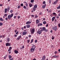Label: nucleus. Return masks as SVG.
<instances>
[{
	"label": "nucleus",
	"instance_id": "nucleus-33",
	"mask_svg": "<svg viewBox=\"0 0 60 60\" xmlns=\"http://www.w3.org/2000/svg\"><path fill=\"white\" fill-rule=\"evenodd\" d=\"M12 12H13V10H11L10 11V12H11V13H12Z\"/></svg>",
	"mask_w": 60,
	"mask_h": 60
},
{
	"label": "nucleus",
	"instance_id": "nucleus-3",
	"mask_svg": "<svg viewBox=\"0 0 60 60\" xmlns=\"http://www.w3.org/2000/svg\"><path fill=\"white\" fill-rule=\"evenodd\" d=\"M30 30L31 34H33L34 33V31H35V30L34 28H33L30 29Z\"/></svg>",
	"mask_w": 60,
	"mask_h": 60
},
{
	"label": "nucleus",
	"instance_id": "nucleus-58",
	"mask_svg": "<svg viewBox=\"0 0 60 60\" xmlns=\"http://www.w3.org/2000/svg\"><path fill=\"white\" fill-rule=\"evenodd\" d=\"M31 17H34V15H31Z\"/></svg>",
	"mask_w": 60,
	"mask_h": 60
},
{
	"label": "nucleus",
	"instance_id": "nucleus-40",
	"mask_svg": "<svg viewBox=\"0 0 60 60\" xmlns=\"http://www.w3.org/2000/svg\"><path fill=\"white\" fill-rule=\"evenodd\" d=\"M20 5L22 7H23V4H20Z\"/></svg>",
	"mask_w": 60,
	"mask_h": 60
},
{
	"label": "nucleus",
	"instance_id": "nucleus-46",
	"mask_svg": "<svg viewBox=\"0 0 60 60\" xmlns=\"http://www.w3.org/2000/svg\"><path fill=\"white\" fill-rule=\"evenodd\" d=\"M20 18V16H18V19H19V18Z\"/></svg>",
	"mask_w": 60,
	"mask_h": 60
},
{
	"label": "nucleus",
	"instance_id": "nucleus-14",
	"mask_svg": "<svg viewBox=\"0 0 60 60\" xmlns=\"http://www.w3.org/2000/svg\"><path fill=\"white\" fill-rule=\"evenodd\" d=\"M46 4H45L44 5H43L42 6V8H44L45 7H46Z\"/></svg>",
	"mask_w": 60,
	"mask_h": 60
},
{
	"label": "nucleus",
	"instance_id": "nucleus-56",
	"mask_svg": "<svg viewBox=\"0 0 60 60\" xmlns=\"http://www.w3.org/2000/svg\"><path fill=\"white\" fill-rule=\"evenodd\" d=\"M13 58H11V59H9V60H13Z\"/></svg>",
	"mask_w": 60,
	"mask_h": 60
},
{
	"label": "nucleus",
	"instance_id": "nucleus-8",
	"mask_svg": "<svg viewBox=\"0 0 60 60\" xmlns=\"http://www.w3.org/2000/svg\"><path fill=\"white\" fill-rule=\"evenodd\" d=\"M21 38V36L20 35V36H19L18 38H17V40H19V39Z\"/></svg>",
	"mask_w": 60,
	"mask_h": 60
},
{
	"label": "nucleus",
	"instance_id": "nucleus-25",
	"mask_svg": "<svg viewBox=\"0 0 60 60\" xmlns=\"http://www.w3.org/2000/svg\"><path fill=\"white\" fill-rule=\"evenodd\" d=\"M42 58L45 59V55H44Z\"/></svg>",
	"mask_w": 60,
	"mask_h": 60
},
{
	"label": "nucleus",
	"instance_id": "nucleus-61",
	"mask_svg": "<svg viewBox=\"0 0 60 60\" xmlns=\"http://www.w3.org/2000/svg\"><path fill=\"white\" fill-rule=\"evenodd\" d=\"M2 36L3 38H4V37H5V36L4 35H2Z\"/></svg>",
	"mask_w": 60,
	"mask_h": 60
},
{
	"label": "nucleus",
	"instance_id": "nucleus-1",
	"mask_svg": "<svg viewBox=\"0 0 60 60\" xmlns=\"http://www.w3.org/2000/svg\"><path fill=\"white\" fill-rule=\"evenodd\" d=\"M35 47H36V46L35 45H34V44L32 46L31 48L30 49L31 52V53H32V52H33L34 51V49H35Z\"/></svg>",
	"mask_w": 60,
	"mask_h": 60
},
{
	"label": "nucleus",
	"instance_id": "nucleus-55",
	"mask_svg": "<svg viewBox=\"0 0 60 60\" xmlns=\"http://www.w3.org/2000/svg\"><path fill=\"white\" fill-rule=\"evenodd\" d=\"M51 0H50L49 1V3H50H50H51Z\"/></svg>",
	"mask_w": 60,
	"mask_h": 60
},
{
	"label": "nucleus",
	"instance_id": "nucleus-44",
	"mask_svg": "<svg viewBox=\"0 0 60 60\" xmlns=\"http://www.w3.org/2000/svg\"><path fill=\"white\" fill-rule=\"evenodd\" d=\"M27 41L28 42V43H29V42L30 41V40H27Z\"/></svg>",
	"mask_w": 60,
	"mask_h": 60
},
{
	"label": "nucleus",
	"instance_id": "nucleus-15",
	"mask_svg": "<svg viewBox=\"0 0 60 60\" xmlns=\"http://www.w3.org/2000/svg\"><path fill=\"white\" fill-rule=\"evenodd\" d=\"M40 22V21L39 20L38 21V19H37L36 21V23L37 24H38Z\"/></svg>",
	"mask_w": 60,
	"mask_h": 60
},
{
	"label": "nucleus",
	"instance_id": "nucleus-29",
	"mask_svg": "<svg viewBox=\"0 0 60 60\" xmlns=\"http://www.w3.org/2000/svg\"><path fill=\"white\" fill-rule=\"evenodd\" d=\"M7 11H9V10H10V8H7Z\"/></svg>",
	"mask_w": 60,
	"mask_h": 60
},
{
	"label": "nucleus",
	"instance_id": "nucleus-38",
	"mask_svg": "<svg viewBox=\"0 0 60 60\" xmlns=\"http://www.w3.org/2000/svg\"><path fill=\"white\" fill-rule=\"evenodd\" d=\"M20 8V5H19L18 7V8L19 9V8Z\"/></svg>",
	"mask_w": 60,
	"mask_h": 60
},
{
	"label": "nucleus",
	"instance_id": "nucleus-6",
	"mask_svg": "<svg viewBox=\"0 0 60 60\" xmlns=\"http://www.w3.org/2000/svg\"><path fill=\"white\" fill-rule=\"evenodd\" d=\"M6 46H11V45L10 44V43H6Z\"/></svg>",
	"mask_w": 60,
	"mask_h": 60
},
{
	"label": "nucleus",
	"instance_id": "nucleus-5",
	"mask_svg": "<svg viewBox=\"0 0 60 60\" xmlns=\"http://www.w3.org/2000/svg\"><path fill=\"white\" fill-rule=\"evenodd\" d=\"M52 29L53 30H55V31H56V30H57V26H53L52 27Z\"/></svg>",
	"mask_w": 60,
	"mask_h": 60
},
{
	"label": "nucleus",
	"instance_id": "nucleus-13",
	"mask_svg": "<svg viewBox=\"0 0 60 60\" xmlns=\"http://www.w3.org/2000/svg\"><path fill=\"white\" fill-rule=\"evenodd\" d=\"M42 23H39V24H38V26H42Z\"/></svg>",
	"mask_w": 60,
	"mask_h": 60
},
{
	"label": "nucleus",
	"instance_id": "nucleus-51",
	"mask_svg": "<svg viewBox=\"0 0 60 60\" xmlns=\"http://www.w3.org/2000/svg\"><path fill=\"white\" fill-rule=\"evenodd\" d=\"M54 53L55 54H57V52H56V51H55V52H54Z\"/></svg>",
	"mask_w": 60,
	"mask_h": 60
},
{
	"label": "nucleus",
	"instance_id": "nucleus-19",
	"mask_svg": "<svg viewBox=\"0 0 60 60\" xmlns=\"http://www.w3.org/2000/svg\"><path fill=\"white\" fill-rule=\"evenodd\" d=\"M55 19V17H53L52 19V21H53Z\"/></svg>",
	"mask_w": 60,
	"mask_h": 60
},
{
	"label": "nucleus",
	"instance_id": "nucleus-31",
	"mask_svg": "<svg viewBox=\"0 0 60 60\" xmlns=\"http://www.w3.org/2000/svg\"><path fill=\"white\" fill-rule=\"evenodd\" d=\"M54 38H55V37H54V36H52V40H53Z\"/></svg>",
	"mask_w": 60,
	"mask_h": 60
},
{
	"label": "nucleus",
	"instance_id": "nucleus-10",
	"mask_svg": "<svg viewBox=\"0 0 60 60\" xmlns=\"http://www.w3.org/2000/svg\"><path fill=\"white\" fill-rule=\"evenodd\" d=\"M14 52H15V54H18V53L19 51H18L17 50H15L14 51Z\"/></svg>",
	"mask_w": 60,
	"mask_h": 60
},
{
	"label": "nucleus",
	"instance_id": "nucleus-4",
	"mask_svg": "<svg viewBox=\"0 0 60 60\" xmlns=\"http://www.w3.org/2000/svg\"><path fill=\"white\" fill-rule=\"evenodd\" d=\"M42 30H41L40 31V29H39L38 31L37 32V34H41V32H42Z\"/></svg>",
	"mask_w": 60,
	"mask_h": 60
},
{
	"label": "nucleus",
	"instance_id": "nucleus-35",
	"mask_svg": "<svg viewBox=\"0 0 60 60\" xmlns=\"http://www.w3.org/2000/svg\"><path fill=\"white\" fill-rule=\"evenodd\" d=\"M53 15H56V13L55 12H53Z\"/></svg>",
	"mask_w": 60,
	"mask_h": 60
},
{
	"label": "nucleus",
	"instance_id": "nucleus-23",
	"mask_svg": "<svg viewBox=\"0 0 60 60\" xmlns=\"http://www.w3.org/2000/svg\"><path fill=\"white\" fill-rule=\"evenodd\" d=\"M0 20L1 21H4V19H3L2 18H0Z\"/></svg>",
	"mask_w": 60,
	"mask_h": 60
},
{
	"label": "nucleus",
	"instance_id": "nucleus-41",
	"mask_svg": "<svg viewBox=\"0 0 60 60\" xmlns=\"http://www.w3.org/2000/svg\"><path fill=\"white\" fill-rule=\"evenodd\" d=\"M45 32H48V29L46 30L45 29Z\"/></svg>",
	"mask_w": 60,
	"mask_h": 60
},
{
	"label": "nucleus",
	"instance_id": "nucleus-32",
	"mask_svg": "<svg viewBox=\"0 0 60 60\" xmlns=\"http://www.w3.org/2000/svg\"><path fill=\"white\" fill-rule=\"evenodd\" d=\"M41 14H42V12H40L39 14V15H41Z\"/></svg>",
	"mask_w": 60,
	"mask_h": 60
},
{
	"label": "nucleus",
	"instance_id": "nucleus-34",
	"mask_svg": "<svg viewBox=\"0 0 60 60\" xmlns=\"http://www.w3.org/2000/svg\"><path fill=\"white\" fill-rule=\"evenodd\" d=\"M4 16L5 17H6L7 16V14H6L4 15Z\"/></svg>",
	"mask_w": 60,
	"mask_h": 60
},
{
	"label": "nucleus",
	"instance_id": "nucleus-2",
	"mask_svg": "<svg viewBox=\"0 0 60 60\" xmlns=\"http://www.w3.org/2000/svg\"><path fill=\"white\" fill-rule=\"evenodd\" d=\"M13 16V14H11V15H8V19L9 20Z\"/></svg>",
	"mask_w": 60,
	"mask_h": 60
},
{
	"label": "nucleus",
	"instance_id": "nucleus-43",
	"mask_svg": "<svg viewBox=\"0 0 60 60\" xmlns=\"http://www.w3.org/2000/svg\"><path fill=\"white\" fill-rule=\"evenodd\" d=\"M35 18H37L38 17V16H37V15H35Z\"/></svg>",
	"mask_w": 60,
	"mask_h": 60
},
{
	"label": "nucleus",
	"instance_id": "nucleus-26",
	"mask_svg": "<svg viewBox=\"0 0 60 60\" xmlns=\"http://www.w3.org/2000/svg\"><path fill=\"white\" fill-rule=\"evenodd\" d=\"M24 48V46L23 45L22 47L20 48V49H23Z\"/></svg>",
	"mask_w": 60,
	"mask_h": 60
},
{
	"label": "nucleus",
	"instance_id": "nucleus-21",
	"mask_svg": "<svg viewBox=\"0 0 60 60\" xmlns=\"http://www.w3.org/2000/svg\"><path fill=\"white\" fill-rule=\"evenodd\" d=\"M42 31H45V29H46V28L45 27H43L42 28Z\"/></svg>",
	"mask_w": 60,
	"mask_h": 60
},
{
	"label": "nucleus",
	"instance_id": "nucleus-22",
	"mask_svg": "<svg viewBox=\"0 0 60 60\" xmlns=\"http://www.w3.org/2000/svg\"><path fill=\"white\" fill-rule=\"evenodd\" d=\"M8 57L9 58V59H11V58L12 56H11L9 55L8 56Z\"/></svg>",
	"mask_w": 60,
	"mask_h": 60
},
{
	"label": "nucleus",
	"instance_id": "nucleus-62",
	"mask_svg": "<svg viewBox=\"0 0 60 60\" xmlns=\"http://www.w3.org/2000/svg\"><path fill=\"white\" fill-rule=\"evenodd\" d=\"M2 35L0 36V38H2Z\"/></svg>",
	"mask_w": 60,
	"mask_h": 60
},
{
	"label": "nucleus",
	"instance_id": "nucleus-63",
	"mask_svg": "<svg viewBox=\"0 0 60 60\" xmlns=\"http://www.w3.org/2000/svg\"><path fill=\"white\" fill-rule=\"evenodd\" d=\"M28 37H31V35H30L28 36Z\"/></svg>",
	"mask_w": 60,
	"mask_h": 60
},
{
	"label": "nucleus",
	"instance_id": "nucleus-45",
	"mask_svg": "<svg viewBox=\"0 0 60 60\" xmlns=\"http://www.w3.org/2000/svg\"><path fill=\"white\" fill-rule=\"evenodd\" d=\"M46 3V2H45V1H44L43 2V4H45Z\"/></svg>",
	"mask_w": 60,
	"mask_h": 60
},
{
	"label": "nucleus",
	"instance_id": "nucleus-42",
	"mask_svg": "<svg viewBox=\"0 0 60 60\" xmlns=\"http://www.w3.org/2000/svg\"><path fill=\"white\" fill-rule=\"evenodd\" d=\"M33 39H32L31 40L30 43H32V42H33Z\"/></svg>",
	"mask_w": 60,
	"mask_h": 60
},
{
	"label": "nucleus",
	"instance_id": "nucleus-20",
	"mask_svg": "<svg viewBox=\"0 0 60 60\" xmlns=\"http://www.w3.org/2000/svg\"><path fill=\"white\" fill-rule=\"evenodd\" d=\"M7 40V42H9V41H10V38H8Z\"/></svg>",
	"mask_w": 60,
	"mask_h": 60
},
{
	"label": "nucleus",
	"instance_id": "nucleus-64",
	"mask_svg": "<svg viewBox=\"0 0 60 60\" xmlns=\"http://www.w3.org/2000/svg\"><path fill=\"white\" fill-rule=\"evenodd\" d=\"M41 60H45V59H43V58H42Z\"/></svg>",
	"mask_w": 60,
	"mask_h": 60
},
{
	"label": "nucleus",
	"instance_id": "nucleus-9",
	"mask_svg": "<svg viewBox=\"0 0 60 60\" xmlns=\"http://www.w3.org/2000/svg\"><path fill=\"white\" fill-rule=\"evenodd\" d=\"M31 22L28 21L26 22V24L27 25V24H31Z\"/></svg>",
	"mask_w": 60,
	"mask_h": 60
},
{
	"label": "nucleus",
	"instance_id": "nucleus-36",
	"mask_svg": "<svg viewBox=\"0 0 60 60\" xmlns=\"http://www.w3.org/2000/svg\"><path fill=\"white\" fill-rule=\"evenodd\" d=\"M3 24L2 23L0 22V26H2L3 25Z\"/></svg>",
	"mask_w": 60,
	"mask_h": 60
},
{
	"label": "nucleus",
	"instance_id": "nucleus-16",
	"mask_svg": "<svg viewBox=\"0 0 60 60\" xmlns=\"http://www.w3.org/2000/svg\"><path fill=\"white\" fill-rule=\"evenodd\" d=\"M36 8H35L34 7H33V11H35V10H36Z\"/></svg>",
	"mask_w": 60,
	"mask_h": 60
},
{
	"label": "nucleus",
	"instance_id": "nucleus-11",
	"mask_svg": "<svg viewBox=\"0 0 60 60\" xmlns=\"http://www.w3.org/2000/svg\"><path fill=\"white\" fill-rule=\"evenodd\" d=\"M26 33H27V32H23L22 34L23 35H26Z\"/></svg>",
	"mask_w": 60,
	"mask_h": 60
},
{
	"label": "nucleus",
	"instance_id": "nucleus-28",
	"mask_svg": "<svg viewBox=\"0 0 60 60\" xmlns=\"http://www.w3.org/2000/svg\"><path fill=\"white\" fill-rule=\"evenodd\" d=\"M29 5L30 7V8L31 7H32V6H33V5H32V4H29Z\"/></svg>",
	"mask_w": 60,
	"mask_h": 60
},
{
	"label": "nucleus",
	"instance_id": "nucleus-24",
	"mask_svg": "<svg viewBox=\"0 0 60 60\" xmlns=\"http://www.w3.org/2000/svg\"><path fill=\"white\" fill-rule=\"evenodd\" d=\"M57 9H60V5L57 8Z\"/></svg>",
	"mask_w": 60,
	"mask_h": 60
},
{
	"label": "nucleus",
	"instance_id": "nucleus-17",
	"mask_svg": "<svg viewBox=\"0 0 60 60\" xmlns=\"http://www.w3.org/2000/svg\"><path fill=\"white\" fill-rule=\"evenodd\" d=\"M34 7V8H37V4L35 5Z\"/></svg>",
	"mask_w": 60,
	"mask_h": 60
},
{
	"label": "nucleus",
	"instance_id": "nucleus-59",
	"mask_svg": "<svg viewBox=\"0 0 60 60\" xmlns=\"http://www.w3.org/2000/svg\"><path fill=\"white\" fill-rule=\"evenodd\" d=\"M58 16H59V17H60V13H59V14H58Z\"/></svg>",
	"mask_w": 60,
	"mask_h": 60
},
{
	"label": "nucleus",
	"instance_id": "nucleus-12",
	"mask_svg": "<svg viewBox=\"0 0 60 60\" xmlns=\"http://www.w3.org/2000/svg\"><path fill=\"white\" fill-rule=\"evenodd\" d=\"M27 28H30V25H27L26 26Z\"/></svg>",
	"mask_w": 60,
	"mask_h": 60
},
{
	"label": "nucleus",
	"instance_id": "nucleus-57",
	"mask_svg": "<svg viewBox=\"0 0 60 60\" xmlns=\"http://www.w3.org/2000/svg\"><path fill=\"white\" fill-rule=\"evenodd\" d=\"M3 4H0V6H3Z\"/></svg>",
	"mask_w": 60,
	"mask_h": 60
},
{
	"label": "nucleus",
	"instance_id": "nucleus-7",
	"mask_svg": "<svg viewBox=\"0 0 60 60\" xmlns=\"http://www.w3.org/2000/svg\"><path fill=\"white\" fill-rule=\"evenodd\" d=\"M59 1V0H56V1L53 2L54 4H57V2H58Z\"/></svg>",
	"mask_w": 60,
	"mask_h": 60
},
{
	"label": "nucleus",
	"instance_id": "nucleus-39",
	"mask_svg": "<svg viewBox=\"0 0 60 60\" xmlns=\"http://www.w3.org/2000/svg\"><path fill=\"white\" fill-rule=\"evenodd\" d=\"M53 57H54V58H56V56L55 55L54 56H53Z\"/></svg>",
	"mask_w": 60,
	"mask_h": 60
},
{
	"label": "nucleus",
	"instance_id": "nucleus-53",
	"mask_svg": "<svg viewBox=\"0 0 60 60\" xmlns=\"http://www.w3.org/2000/svg\"><path fill=\"white\" fill-rule=\"evenodd\" d=\"M18 33H19V31H18L16 33V34H18Z\"/></svg>",
	"mask_w": 60,
	"mask_h": 60
},
{
	"label": "nucleus",
	"instance_id": "nucleus-49",
	"mask_svg": "<svg viewBox=\"0 0 60 60\" xmlns=\"http://www.w3.org/2000/svg\"><path fill=\"white\" fill-rule=\"evenodd\" d=\"M16 17H17V16H14V18L15 19H16Z\"/></svg>",
	"mask_w": 60,
	"mask_h": 60
},
{
	"label": "nucleus",
	"instance_id": "nucleus-60",
	"mask_svg": "<svg viewBox=\"0 0 60 60\" xmlns=\"http://www.w3.org/2000/svg\"><path fill=\"white\" fill-rule=\"evenodd\" d=\"M12 49V47H9V49Z\"/></svg>",
	"mask_w": 60,
	"mask_h": 60
},
{
	"label": "nucleus",
	"instance_id": "nucleus-30",
	"mask_svg": "<svg viewBox=\"0 0 60 60\" xmlns=\"http://www.w3.org/2000/svg\"><path fill=\"white\" fill-rule=\"evenodd\" d=\"M34 2V0H31L30 1V2H31V3H33Z\"/></svg>",
	"mask_w": 60,
	"mask_h": 60
},
{
	"label": "nucleus",
	"instance_id": "nucleus-54",
	"mask_svg": "<svg viewBox=\"0 0 60 60\" xmlns=\"http://www.w3.org/2000/svg\"><path fill=\"white\" fill-rule=\"evenodd\" d=\"M14 36L15 37H17V35H16V34H15L14 35Z\"/></svg>",
	"mask_w": 60,
	"mask_h": 60
},
{
	"label": "nucleus",
	"instance_id": "nucleus-50",
	"mask_svg": "<svg viewBox=\"0 0 60 60\" xmlns=\"http://www.w3.org/2000/svg\"><path fill=\"white\" fill-rule=\"evenodd\" d=\"M37 42V40H35V43H36Z\"/></svg>",
	"mask_w": 60,
	"mask_h": 60
},
{
	"label": "nucleus",
	"instance_id": "nucleus-27",
	"mask_svg": "<svg viewBox=\"0 0 60 60\" xmlns=\"http://www.w3.org/2000/svg\"><path fill=\"white\" fill-rule=\"evenodd\" d=\"M43 24H46V22L45 21H44L43 22Z\"/></svg>",
	"mask_w": 60,
	"mask_h": 60
},
{
	"label": "nucleus",
	"instance_id": "nucleus-37",
	"mask_svg": "<svg viewBox=\"0 0 60 60\" xmlns=\"http://www.w3.org/2000/svg\"><path fill=\"white\" fill-rule=\"evenodd\" d=\"M23 8L24 9H26V7L25 6H23Z\"/></svg>",
	"mask_w": 60,
	"mask_h": 60
},
{
	"label": "nucleus",
	"instance_id": "nucleus-18",
	"mask_svg": "<svg viewBox=\"0 0 60 60\" xmlns=\"http://www.w3.org/2000/svg\"><path fill=\"white\" fill-rule=\"evenodd\" d=\"M5 11L4 12L5 13H6L7 12V9L5 8L4 10Z\"/></svg>",
	"mask_w": 60,
	"mask_h": 60
},
{
	"label": "nucleus",
	"instance_id": "nucleus-48",
	"mask_svg": "<svg viewBox=\"0 0 60 60\" xmlns=\"http://www.w3.org/2000/svg\"><path fill=\"white\" fill-rule=\"evenodd\" d=\"M11 49H9L8 50V51H11Z\"/></svg>",
	"mask_w": 60,
	"mask_h": 60
},
{
	"label": "nucleus",
	"instance_id": "nucleus-47",
	"mask_svg": "<svg viewBox=\"0 0 60 60\" xmlns=\"http://www.w3.org/2000/svg\"><path fill=\"white\" fill-rule=\"evenodd\" d=\"M26 7H27V6H28V4H27V3H26Z\"/></svg>",
	"mask_w": 60,
	"mask_h": 60
},
{
	"label": "nucleus",
	"instance_id": "nucleus-52",
	"mask_svg": "<svg viewBox=\"0 0 60 60\" xmlns=\"http://www.w3.org/2000/svg\"><path fill=\"white\" fill-rule=\"evenodd\" d=\"M5 19H6V20L7 21V20H8V18H5Z\"/></svg>",
	"mask_w": 60,
	"mask_h": 60
}]
</instances>
